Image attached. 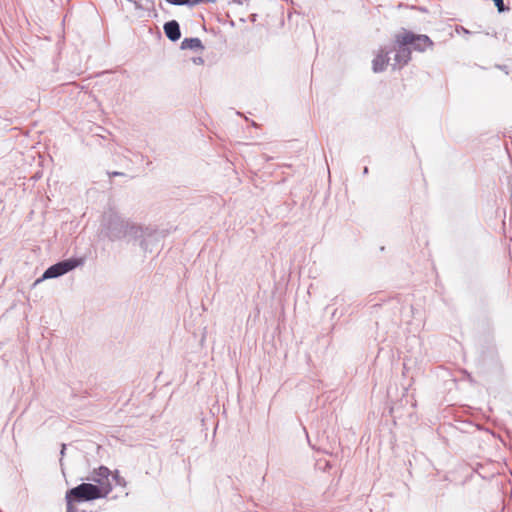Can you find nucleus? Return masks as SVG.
<instances>
[{
    "mask_svg": "<svg viewBox=\"0 0 512 512\" xmlns=\"http://www.w3.org/2000/svg\"><path fill=\"white\" fill-rule=\"evenodd\" d=\"M433 45L430 38L426 35L415 34L408 30H401L394 35V63L392 64V68L394 70L401 69L411 59V50L409 47H412L416 51H425Z\"/></svg>",
    "mask_w": 512,
    "mask_h": 512,
    "instance_id": "1",
    "label": "nucleus"
},
{
    "mask_svg": "<svg viewBox=\"0 0 512 512\" xmlns=\"http://www.w3.org/2000/svg\"><path fill=\"white\" fill-rule=\"evenodd\" d=\"M104 498L101 489L95 487L92 483H82L66 493V501L68 505L73 502L92 501Z\"/></svg>",
    "mask_w": 512,
    "mask_h": 512,
    "instance_id": "2",
    "label": "nucleus"
},
{
    "mask_svg": "<svg viewBox=\"0 0 512 512\" xmlns=\"http://www.w3.org/2000/svg\"><path fill=\"white\" fill-rule=\"evenodd\" d=\"M111 471L105 467L100 466L94 469L91 473L89 480L93 481L95 487L101 489L103 497L105 498L112 491V484L110 482Z\"/></svg>",
    "mask_w": 512,
    "mask_h": 512,
    "instance_id": "3",
    "label": "nucleus"
},
{
    "mask_svg": "<svg viewBox=\"0 0 512 512\" xmlns=\"http://www.w3.org/2000/svg\"><path fill=\"white\" fill-rule=\"evenodd\" d=\"M82 263V260L79 259H68L62 262H59L55 265L49 267L43 274V279L55 278L61 276L70 270L76 268Z\"/></svg>",
    "mask_w": 512,
    "mask_h": 512,
    "instance_id": "4",
    "label": "nucleus"
},
{
    "mask_svg": "<svg viewBox=\"0 0 512 512\" xmlns=\"http://www.w3.org/2000/svg\"><path fill=\"white\" fill-rule=\"evenodd\" d=\"M389 53L380 49L372 61V69L375 73L383 72L389 65Z\"/></svg>",
    "mask_w": 512,
    "mask_h": 512,
    "instance_id": "5",
    "label": "nucleus"
},
{
    "mask_svg": "<svg viewBox=\"0 0 512 512\" xmlns=\"http://www.w3.org/2000/svg\"><path fill=\"white\" fill-rule=\"evenodd\" d=\"M164 32L166 36L172 41H177L181 36L179 24L175 20L167 22L164 25Z\"/></svg>",
    "mask_w": 512,
    "mask_h": 512,
    "instance_id": "6",
    "label": "nucleus"
},
{
    "mask_svg": "<svg viewBox=\"0 0 512 512\" xmlns=\"http://www.w3.org/2000/svg\"><path fill=\"white\" fill-rule=\"evenodd\" d=\"M182 49L203 50L204 47L199 38H185L181 43Z\"/></svg>",
    "mask_w": 512,
    "mask_h": 512,
    "instance_id": "7",
    "label": "nucleus"
},
{
    "mask_svg": "<svg viewBox=\"0 0 512 512\" xmlns=\"http://www.w3.org/2000/svg\"><path fill=\"white\" fill-rule=\"evenodd\" d=\"M166 1L173 5H184V4L197 5L202 2H211V3L216 2V0H166Z\"/></svg>",
    "mask_w": 512,
    "mask_h": 512,
    "instance_id": "8",
    "label": "nucleus"
},
{
    "mask_svg": "<svg viewBox=\"0 0 512 512\" xmlns=\"http://www.w3.org/2000/svg\"><path fill=\"white\" fill-rule=\"evenodd\" d=\"M499 12H504L507 8L504 6L503 0H493Z\"/></svg>",
    "mask_w": 512,
    "mask_h": 512,
    "instance_id": "9",
    "label": "nucleus"
}]
</instances>
